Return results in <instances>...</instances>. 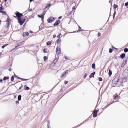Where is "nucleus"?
<instances>
[{
	"label": "nucleus",
	"mask_w": 128,
	"mask_h": 128,
	"mask_svg": "<svg viewBox=\"0 0 128 128\" xmlns=\"http://www.w3.org/2000/svg\"><path fill=\"white\" fill-rule=\"evenodd\" d=\"M119 81L118 77H116L114 79L112 80V82L113 83L116 84Z\"/></svg>",
	"instance_id": "nucleus-1"
},
{
	"label": "nucleus",
	"mask_w": 128,
	"mask_h": 128,
	"mask_svg": "<svg viewBox=\"0 0 128 128\" xmlns=\"http://www.w3.org/2000/svg\"><path fill=\"white\" fill-rule=\"evenodd\" d=\"M54 20V18L52 17H49L47 20L48 22L50 23L53 22Z\"/></svg>",
	"instance_id": "nucleus-2"
},
{
	"label": "nucleus",
	"mask_w": 128,
	"mask_h": 128,
	"mask_svg": "<svg viewBox=\"0 0 128 128\" xmlns=\"http://www.w3.org/2000/svg\"><path fill=\"white\" fill-rule=\"evenodd\" d=\"M15 14L16 15V16L18 17V18H20L22 15V14L20 13L17 11L15 13Z\"/></svg>",
	"instance_id": "nucleus-3"
},
{
	"label": "nucleus",
	"mask_w": 128,
	"mask_h": 128,
	"mask_svg": "<svg viewBox=\"0 0 128 128\" xmlns=\"http://www.w3.org/2000/svg\"><path fill=\"white\" fill-rule=\"evenodd\" d=\"M123 74L126 76H128V67H127L123 72Z\"/></svg>",
	"instance_id": "nucleus-4"
},
{
	"label": "nucleus",
	"mask_w": 128,
	"mask_h": 128,
	"mask_svg": "<svg viewBox=\"0 0 128 128\" xmlns=\"http://www.w3.org/2000/svg\"><path fill=\"white\" fill-rule=\"evenodd\" d=\"M18 22L21 25H22L24 24L25 20H22L20 18H18Z\"/></svg>",
	"instance_id": "nucleus-5"
},
{
	"label": "nucleus",
	"mask_w": 128,
	"mask_h": 128,
	"mask_svg": "<svg viewBox=\"0 0 128 128\" xmlns=\"http://www.w3.org/2000/svg\"><path fill=\"white\" fill-rule=\"evenodd\" d=\"M97 110H94L93 112V117L94 118L96 117L97 116Z\"/></svg>",
	"instance_id": "nucleus-6"
},
{
	"label": "nucleus",
	"mask_w": 128,
	"mask_h": 128,
	"mask_svg": "<svg viewBox=\"0 0 128 128\" xmlns=\"http://www.w3.org/2000/svg\"><path fill=\"white\" fill-rule=\"evenodd\" d=\"M56 52L58 54H59L60 52V49L59 47H57L56 48Z\"/></svg>",
	"instance_id": "nucleus-7"
},
{
	"label": "nucleus",
	"mask_w": 128,
	"mask_h": 128,
	"mask_svg": "<svg viewBox=\"0 0 128 128\" xmlns=\"http://www.w3.org/2000/svg\"><path fill=\"white\" fill-rule=\"evenodd\" d=\"M28 34H29L28 32H26L23 33L22 36H23L24 37L28 36Z\"/></svg>",
	"instance_id": "nucleus-8"
},
{
	"label": "nucleus",
	"mask_w": 128,
	"mask_h": 128,
	"mask_svg": "<svg viewBox=\"0 0 128 128\" xmlns=\"http://www.w3.org/2000/svg\"><path fill=\"white\" fill-rule=\"evenodd\" d=\"M60 22V21L59 20H58L57 22H56L54 23V26H57L58 24Z\"/></svg>",
	"instance_id": "nucleus-9"
},
{
	"label": "nucleus",
	"mask_w": 128,
	"mask_h": 128,
	"mask_svg": "<svg viewBox=\"0 0 128 128\" xmlns=\"http://www.w3.org/2000/svg\"><path fill=\"white\" fill-rule=\"evenodd\" d=\"M95 74V72H94L92 73L90 75L89 77L90 78H91L92 77H94V75Z\"/></svg>",
	"instance_id": "nucleus-10"
},
{
	"label": "nucleus",
	"mask_w": 128,
	"mask_h": 128,
	"mask_svg": "<svg viewBox=\"0 0 128 128\" xmlns=\"http://www.w3.org/2000/svg\"><path fill=\"white\" fill-rule=\"evenodd\" d=\"M38 16L39 17L41 18L42 19V20H43L44 19V15H42V14L41 15H38Z\"/></svg>",
	"instance_id": "nucleus-11"
},
{
	"label": "nucleus",
	"mask_w": 128,
	"mask_h": 128,
	"mask_svg": "<svg viewBox=\"0 0 128 128\" xmlns=\"http://www.w3.org/2000/svg\"><path fill=\"white\" fill-rule=\"evenodd\" d=\"M125 56V54L124 53H123L121 54L120 56V57L122 59Z\"/></svg>",
	"instance_id": "nucleus-12"
},
{
	"label": "nucleus",
	"mask_w": 128,
	"mask_h": 128,
	"mask_svg": "<svg viewBox=\"0 0 128 128\" xmlns=\"http://www.w3.org/2000/svg\"><path fill=\"white\" fill-rule=\"evenodd\" d=\"M24 89L26 90H28L30 89V88L25 85L24 86Z\"/></svg>",
	"instance_id": "nucleus-13"
},
{
	"label": "nucleus",
	"mask_w": 128,
	"mask_h": 128,
	"mask_svg": "<svg viewBox=\"0 0 128 128\" xmlns=\"http://www.w3.org/2000/svg\"><path fill=\"white\" fill-rule=\"evenodd\" d=\"M0 12L2 13L3 14L6 15V12L2 10Z\"/></svg>",
	"instance_id": "nucleus-14"
},
{
	"label": "nucleus",
	"mask_w": 128,
	"mask_h": 128,
	"mask_svg": "<svg viewBox=\"0 0 128 128\" xmlns=\"http://www.w3.org/2000/svg\"><path fill=\"white\" fill-rule=\"evenodd\" d=\"M9 78L8 76H4L3 78V80H8Z\"/></svg>",
	"instance_id": "nucleus-15"
},
{
	"label": "nucleus",
	"mask_w": 128,
	"mask_h": 128,
	"mask_svg": "<svg viewBox=\"0 0 128 128\" xmlns=\"http://www.w3.org/2000/svg\"><path fill=\"white\" fill-rule=\"evenodd\" d=\"M92 68L93 69H94L95 68V64L94 63L92 64Z\"/></svg>",
	"instance_id": "nucleus-16"
},
{
	"label": "nucleus",
	"mask_w": 128,
	"mask_h": 128,
	"mask_svg": "<svg viewBox=\"0 0 128 128\" xmlns=\"http://www.w3.org/2000/svg\"><path fill=\"white\" fill-rule=\"evenodd\" d=\"M112 74V72L110 70H109L108 72V74L109 76H110Z\"/></svg>",
	"instance_id": "nucleus-17"
},
{
	"label": "nucleus",
	"mask_w": 128,
	"mask_h": 128,
	"mask_svg": "<svg viewBox=\"0 0 128 128\" xmlns=\"http://www.w3.org/2000/svg\"><path fill=\"white\" fill-rule=\"evenodd\" d=\"M21 96L20 95H19L18 97V100L19 101H20L21 100Z\"/></svg>",
	"instance_id": "nucleus-18"
},
{
	"label": "nucleus",
	"mask_w": 128,
	"mask_h": 128,
	"mask_svg": "<svg viewBox=\"0 0 128 128\" xmlns=\"http://www.w3.org/2000/svg\"><path fill=\"white\" fill-rule=\"evenodd\" d=\"M68 71H66V72H64L62 74L61 76L62 77H63L64 76L66 73V72H68Z\"/></svg>",
	"instance_id": "nucleus-19"
},
{
	"label": "nucleus",
	"mask_w": 128,
	"mask_h": 128,
	"mask_svg": "<svg viewBox=\"0 0 128 128\" xmlns=\"http://www.w3.org/2000/svg\"><path fill=\"white\" fill-rule=\"evenodd\" d=\"M50 4H47L46 5V7L44 8V10H45L46 8H47V7H49L50 6Z\"/></svg>",
	"instance_id": "nucleus-20"
},
{
	"label": "nucleus",
	"mask_w": 128,
	"mask_h": 128,
	"mask_svg": "<svg viewBox=\"0 0 128 128\" xmlns=\"http://www.w3.org/2000/svg\"><path fill=\"white\" fill-rule=\"evenodd\" d=\"M51 42H48L46 43V44L47 45H49L51 44Z\"/></svg>",
	"instance_id": "nucleus-21"
},
{
	"label": "nucleus",
	"mask_w": 128,
	"mask_h": 128,
	"mask_svg": "<svg viewBox=\"0 0 128 128\" xmlns=\"http://www.w3.org/2000/svg\"><path fill=\"white\" fill-rule=\"evenodd\" d=\"M61 42V40L60 39H58L57 41V43L58 44H60V42Z\"/></svg>",
	"instance_id": "nucleus-22"
},
{
	"label": "nucleus",
	"mask_w": 128,
	"mask_h": 128,
	"mask_svg": "<svg viewBox=\"0 0 128 128\" xmlns=\"http://www.w3.org/2000/svg\"><path fill=\"white\" fill-rule=\"evenodd\" d=\"M47 59V56H44V61H46Z\"/></svg>",
	"instance_id": "nucleus-23"
},
{
	"label": "nucleus",
	"mask_w": 128,
	"mask_h": 128,
	"mask_svg": "<svg viewBox=\"0 0 128 128\" xmlns=\"http://www.w3.org/2000/svg\"><path fill=\"white\" fill-rule=\"evenodd\" d=\"M8 45V44H4L2 46V48L3 49L5 47L7 46Z\"/></svg>",
	"instance_id": "nucleus-24"
},
{
	"label": "nucleus",
	"mask_w": 128,
	"mask_h": 128,
	"mask_svg": "<svg viewBox=\"0 0 128 128\" xmlns=\"http://www.w3.org/2000/svg\"><path fill=\"white\" fill-rule=\"evenodd\" d=\"M124 51L125 52H127L128 51V49L127 48H125L124 49Z\"/></svg>",
	"instance_id": "nucleus-25"
},
{
	"label": "nucleus",
	"mask_w": 128,
	"mask_h": 128,
	"mask_svg": "<svg viewBox=\"0 0 128 128\" xmlns=\"http://www.w3.org/2000/svg\"><path fill=\"white\" fill-rule=\"evenodd\" d=\"M118 95L114 97V100H117L118 98Z\"/></svg>",
	"instance_id": "nucleus-26"
},
{
	"label": "nucleus",
	"mask_w": 128,
	"mask_h": 128,
	"mask_svg": "<svg viewBox=\"0 0 128 128\" xmlns=\"http://www.w3.org/2000/svg\"><path fill=\"white\" fill-rule=\"evenodd\" d=\"M3 9V7L2 6V5L0 7V12Z\"/></svg>",
	"instance_id": "nucleus-27"
},
{
	"label": "nucleus",
	"mask_w": 128,
	"mask_h": 128,
	"mask_svg": "<svg viewBox=\"0 0 128 128\" xmlns=\"http://www.w3.org/2000/svg\"><path fill=\"white\" fill-rule=\"evenodd\" d=\"M118 6L117 5L114 4L113 6V7L114 8H116Z\"/></svg>",
	"instance_id": "nucleus-28"
},
{
	"label": "nucleus",
	"mask_w": 128,
	"mask_h": 128,
	"mask_svg": "<svg viewBox=\"0 0 128 128\" xmlns=\"http://www.w3.org/2000/svg\"><path fill=\"white\" fill-rule=\"evenodd\" d=\"M14 80V76H12L11 78V80L13 82Z\"/></svg>",
	"instance_id": "nucleus-29"
},
{
	"label": "nucleus",
	"mask_w": 128,
	"mask_h": 128,
	"mask_svg": "<svg viewBox=\"0 0 128 128\" xmlns=\"http://www.w3.org/2000/svg\"><path fill=\"white\" fill-rule=\"evenodd\" d=\"M23 42H21L20 43L18 44V46H20L22 45V44H23Z\"/></svg>",
	"instance_id": "nucleus-30"
},
{
	"label": "nucleus",
	"mask_w": 128,
	"mask_h": 128,
	"mask_svg": "<svg viewBox=\"0 0 128 128\" xmlns=\"http://www.w3.org/2000/svg\"><path fill=\"white\" fill-rule=\"evenodd\" d=\"M78 27L79 28L80 30H78V31H77L78 32H79L80 31H82V29L81 27L79 26H78Z\"/></svg>",
	"instance_id": "nucleus-31"
},
{
	"label": "nucleus",
	"mask_w": 128,
	"mask_h": 128,
	"mask_svg": "<svg viewBox=\"0 0 128 128\" xmlns=\"http://www.w3.org/2000/svg\"><path fill=\"white\" fill-rule=\"evenodd\" d=\"M116 14V12L115 10L113 14V18H114L115 17V16Z\"/></svg>",
	"instance_id": "nucleus-32"
},
{
	"label": "nucleus",
	"mask_w": 128,
	"mask_h": 128,
	"mask_svg": "<svg viewBox=\"0 0 128 128\" xmlns=\"http://www.w3.org/2000/svg\"><path fill=\"white\" fill-rule=\"evenodd\" d=\"M112 50L111 48H110L109 49V52L111 53L112 52Z\"/></svg>",
	"instance_id": "nucleus-33"
},
{
	"label": "nucleus",
	"mask_w": 128,
	"mask_h": 128,
	"mask_svg": "<svg viewBox=\"0 0 128 128\" xmlns=\"http://www.w3.org/2000/svg\"><path fill=\"white\" fill-rule=\"evenodd\" d=\"M23 87V86L22 85V84H21V86L19 88V89H18V90H21V89Z\"/></svg>",
	"instance_id": "nucleus-34"
},
{
	"label": "nucleus",
	"mask_w": 128,
	"mask_h": 128,
	"mask_svg": "<svg viewBox=\"0 0 128 128\" xmlns=\"http://www.w3.org/2000/svg\"><path fill=\"white\" fill-rule=\"evenodd\" d=\"M99 80L100 81H102V78L100 77H99Z\"/></svg>",
	"instance_id": "nucleus-35"
},
{
	"label": "nucleus",
	"mask_w": 128,
	"mask_h": 128,
	"mask_svg": "<svg viewBox=\"0 0 128 128\" xmlns=\"http://www.w3.org/2000/svg\"><path fill=\"white\" fill-rule=\"evenodd\" d=\"M124 5L126 6H128V1L127 2L125 3Z\"/></svg>",
	"instance_id": "nucleus-36"
},
{
	"label": "nucleus",
	"mask_w": 128,
	"mask_h": 128,
	"mask_svg": "<svg viewBox=\"0 0 128 128\" xmlns=\"http://www.w3.org/2000/svg\"><path fill=\"white\" fill-rule=\"evenodd\" d=\"M68 81H65L64 82V84H67L68 83Z\"/></svg>",
	"instance_id": "nucleus-37"
},
{
	"label": "nucleus",
	"mask_w": 128,
	"mask_h": 128,
	"mask_svg": "<svg viewBox=\"0 0 128 128\" xmlns=\"http://www.w3.org/2000/svg\"><path fill=\"white\" fill-rule=\"evenodd\" d=\"M16 76V78H18V79H21V80H24L23 78H19V77H18L16 76Z\"/></svg>",
	"instance_id": "nucleus-38"
},
{
	"label": "nucleus",
	"mask_w": 128,
	"mask_h": 128,
	"mask_svg": "<svg viewBox=\"0 0 128 128\" xmlns=\"http://www.w3.org/2000/svg\"><path fill=\"white\" fill-rule=\"evenodd\" d=\"M46 12L45 11H43V14H42V15H44V14L46 13Z\"/></svg>",
	"instance_id": "nucleus-39"
},
{
	"label": "nucleus",
	"mask_w": 128,
	"mask_h": 128,
	"mask_svg": "<svg viewBox=\"0 0 128 128\" xmlns=\"http://www.w3.org/2000/svg\"><path fill=\"white\" fill-rule=\"evenodd\" d=\"M100 33L98 32V36H100Z\"/></svg>",
	"instance_id": "nucleus-40"
},
{
	"label": "nucleus",
	"mask_w": 128,
	"mask_h": 128,
	"mask_svg": "<svg viewBox=\"0 0 128 128\" xmlns=\"http://www.w3.org/2000/svg\"><path fill=\"white\" fill-rule=\"evenodd\" d=\"M86 74H85L84 75V78H85L86 76Z\"/></svg>",
	"instance_id": "nucleus-41"
},
{
	"label": "nucleus",
	"mask_w": 128,
	"mask_h": 128,
	"mask_svg": "<svg viewBox=\"0 0 128 128\" xmlns=\"http://www.w3.org/2000/svg\"><path fill=\"white\" fill-rule=\"evenodd\" d=\"M16 104H19V102L18 101H16Z\"/></svg>",
	"instance_id": "nucleus-42"
},
{
	"label": "nucleus",
	"mask_w": 128,
	"mask_h": 128,
	"mask_svg": "<svg viewBox=\"0 0 128 128\" xmlns=\"http://www.w3.org/2000/svg\"><path fill=\"white\" fill-rule=\"evenodd\" d=\"M75 6H74L72 8V10H74L75 9Z\"/></svg>",
	"instance_id": "nucleus-43"
},
{
	"label": "nucleus",
	"mask_w": 128,
	"mask_h": 128,
	"mask_svg": "<svg viewBox=\"0 0 128 128\" xmlns=\"http://www.w3.org/2000/svg\"><path fill=\"white\" fill-rule=\"evenodd\" d=\"M56 35L54 34L53 35V37L54 38H55L56 36Z\"/></svg>",
	"instance_id": "nucleus-44"
},
{
	"label": "nucleus",
	"mask_w": 128,
	"mask_h": 128,
	"mask_svg": "<svg viewBox=\"0 0 128 128\" xmlns=\"http://www.w3.org/2000/svg\"><path fill=\"white\" fill-rule=\"evenodd\" d=\"M57 37L58 38H59L60 37V35H59L57 36Z\"/></svg>",
	"instance_id": "nucleus-45"
},
{
	"label": "nucleus",
	"mask_w": 128,
	"mask_h": 128,
	"mask_svg": "<svg viewBox=\"0 0 128 128\" xmlns=\"http://www.w3.org/2000/svg\"><path fill=\"white\" fill-rule=\"evenodd\" d=\"M8 70L9 71H11L12 70V69L11 68H10Z\"/></svg>",
	"instance_id": "nucleus-46"
},
{
	"label": "nucleus",
	"mask_w": 128,
	"mask_h": 128,
	"mask_svg": "<svg viewBox=\"0 0 128 128\" xmlns=\"http://www.w3.org/2000/svg\"><path fill=\"white\" fill-rule=\"evenodd\" d=\"M62 17V16H60L58 17V18L59 19H61V18Z\"/></svg>",
	"instance_id": "nucleus-47"
},
{
	"label": "nucleus",
	"mask_w": 128,
	"mask_h": 128,
	"mask_svg": "<svg viewBox=\"0 0 128 128\" xmlns=\"http://www.w3.org/2000/svg\"><path fill=\"white\" fill-rule=\"evenodd\" d=\"M23 80H28V79H24Z\"/></svg>",
	"instance_id": "nucleus-48"
},
{
	"label": "nucleus",
	"mask_w": 128,
	"mask_h": 128,
	"mask_svg": "<svg viewBox=\"0 0 128 128\" xmlns=\"http://www.w3.org/2000/svg\"><path fill=\"white\" fill-rule=\"evenodd\" d=\"M3 80L2 79H1L0 80V82H1Z\"/></svg>",
	"instance_id": "nucleus-49"
},
{
	"label": "nucleus",
	"mask_w": 128,
	"mask_h": 128,
	"mask_svg": "<svg viewBox=\"0 0 128 128\" xmlns=\"http://www.w3.org/2000/svg\"><path fill=\"white\" fill-rule=\"evenodd\" d=\"M31 10H30V9H29L28 10V11L30 12V11Z\"/></svg>",
	"instance_id": "nucleus-50"
},
{
	"label": "nucleus",
	"mask_w": 128,
	"mask_h": 128,
	"mask_svg": "<svg viewBox=\"0 0 128 128\" xmlns=\"http://www.w3.org/2000/svg\"><path fill=\"white\" fill-rule=\"evenodd\" d=\"M43 51L44 52H45V49H44L43 50Z\"/></svg>",
	"instance_id": "nucleus-51"
},
{
	"label": "nucleus",
	"mask_w": 128,
	"mask_h": 128,
	"mask_svg": "<svg viewBox=\"0 0 128 128\" xmlns=\"http://www.w3.org/2000/svg\"><path fill=\"white\" fill-rule=\"evenodd\" d=\"M18 46H18H18H16V47H15V48H17V47H18Z\"/></svg>",
	"instance_id": "nucleus-52"
},
{
	"label": "nucleus",
	"mask_w": 128,
	"mask_h": 128,
	"mask_svg": "<svg viewBox=\"0 0 128 128\" xmlns=\"http://www.w3.org/2000/svg\"><path fill=\"white\" fill-rule=\"evenodd\" d=\"M47 126H48V128H49V126H48V125H47Z\"/></svg>",
	"instance_id": "nucleus-53"
},
{
	"label": "nucleus",
	"mask_w": 128,
	"mask_h": 128,
	"mask_svg": "<svg viewBox=\"0 0 128 128\" xmlns=\"http://www.w3.org/2000/svg\"><path fill=\"white\" fill-rule=\"evenodd\" d=\"M110 105V104H107V106H109Z\"/></svg>",
	"instance_id": "nucleus-54"
},
{
	"label": "nucleus",
	"mask_w": 128,
	"mask_h": 128,
	"mask_svg": "<svg viewBox=\"0 0 128 128\" xmlns=\"http://www.w3.org/2000/svg\"><path fill=\"white\" fill-rule=\"evenodd\" d=\"M14 98H16V96H15V95H14Z\"/></svg>",
	"instance_id": "nucleus-55"
},
{
	"label": "nucleus",
	"mask_w": 128,
	"mask_h": 128,
	"mask_svg": "<svg viewBox=\"0 0 128 128\" xmlns=\"http://www.w3.org/2000/svg\"><path fill=\"white\" fill-rule=\"evenodd\" d=\"M32 1V0H30V2H31Z\"/></svg>",
	"instance_id": "nucleus-56"
},
{
	"label": "nucleus",
	"mask_w": 128,
	"mask_h": 128,
	"mask_svg": "<svg viewBox=\"0 0 128 128\" xmlns=\"http://www.w3.org/2000/svg\"><path fill=\"white\" fill-rule=\"evenodd\" d=\"M7 0H4V1L6 2Z\"/></svg>",
	"instance_id": "nucleus-57"
},
{
	"label": "nucleus",
	"mask_w": 128,
	"mask_h": 128,
	"mask_svg": "<svg viewBox=\"0 0 128 128\" xmlns=\"http://www.w3.org/2000/svg\"><path fill=\"white\" fill-rule=\"evenodd\" d=\"M61 34H59V35H60V36L61 35Z\"/></svg>",
	"instance_id": "nucleus-58"
},
{
	"label": "nucleus",
	"mask_w": 128,
	"mask_h": 128,
	"mask_svg": "<svg viewBox=\"0 0 128 128\" xmlns=\"http://www.w3.org/2000/svg\"><path fill=\"white\" fill-rule=\"evenodd\" d=\"M14 16V17L16 18V16Z\"/></svg>",
	"instance_id": "nucleus-59"
},
{
	"label": "nucleus",
	"mask_w": 128,
	"mask_h": 128,
	"mask_svg": "<svg viewBox=\"0 0 128 128\" xmlns=\"http://www.w3.org/2000/svg\"><path fill=\"white\" fill-rule=\"evenodd\" d=\"M127 8H128V6L127 7Z\"/></svg>",
	"instance_id": "nucleus-60"
},
{
	"label": "nucleus",
	"mask_w": 128,
	"mask_h": 128,
	"mask_svg": "<svg viewBox=\"0 0 128 128\" xmlns=\"http://www.w3.org/2000/svg\"><path fill=\"white\" fill-rule=\"evenodd\" d=\"M66 57H65V58L66 59Z\"/></svg>",
	"instance_id": "nucleus-61"
},
{
	"label": "nucleus",
	"mask_w": 128,
	"mask_h": 128,
	"mask_svg": "<svg viewBox=\"0 0 128 128\" xmlns=\"http://www.w3.org/2000/svg\"><path fill=\"white\" fill-rule=\"evenodd\" d=\"M66 57H65V58L66 59Z\"/></svg>",
	"instance_id": "nucleus-62"
},
{
	"label": "nucleus",
	"mask_w": 128,
	"mask_h": 128,
	"mask_svg": "<svg viewBox=\"0 0 128 128\" xmlns=\"http://www.w3.org/2000/svg\"><path fill=\"white\" fill-rule=\"evenodd\" d=\"M8 21V19H7V21Z\"/></svg>",
	"instance_id": "nucleus-63"
},
{
	"label": "nucleus",
	"mask_w": 128,
	"mask_h": 128,
	"mask_svg": "<svg viewBox=\"0 0 128 128\" xmlns=\"http://www.w3.org/2000/svg\"><path fill=\"white\" fill-rule=\"evenodd\" d=\"M31 32V33H33L32 32Z\"/></svg>",
	"instance_id": "nucleus-64"
}]
</instances>
